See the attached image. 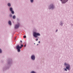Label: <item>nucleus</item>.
Wrapping results in <instances>:
<instances>
[{
  "label": "nucleus",
  "mask_w": 73,
  "mask_h": 73,
  "mask_svg": "<svg viewBox=\"0 0 73 73\" xmlns=\"http://www.w3.org/2000/svg\"><path fill=\"white\" fill-rule=\"evenodd\" d=\"M64 65H65V66H66V69L65 68L64 70H65L66 71H67L68 70H70V65H69V64H66V63H65ZM67 69H68V70H67Z\"/></svg>",
  "instance_id": "f257e3e1"
},
{
  "label": "nucleus",
  "mask_w": 73,
  "mask_h": 73,
  "mask_svg": "<svg viewBox=\"0 0 73 73\" xmlns=\"http://www.w3.org/2000/svg\"><path fill=\"white\" fill-rule=\"evenodd\" d=\"M31 3H33V0H31Z\"/></svg>",
  "instance_id": "ddd939ff"
},
{
  "label": "nucleus",
  "mask_w": 73,
  "mask_h": 73,
  "mask_svg": "<svg viewBox=\"0 0 73 73\" xmlns=\"http://www.w3.org/2000/svg\"><path fill=\"white\" fill-rule=\"evenodd\" d=\"M38 45V44H37V45Z\"/></svg>",
  "instance_id": "412c9836"
},
{
  "label": "nucleus",
  "mask_w": 73,
  "mask_h": 73,
  "mask_svg": "<svg viewBox=\"0 0 73 73\" xmlns=\"http://www.w3.org/2000/svg\"><path fill=\"white\" fill-rule=\"evenodd\" d=\"M38 43H40V41H39L38 42Z\"/></svg>",
  "instance_id": "6ab92c4d"
},
{
  "label": "nucleus",
  "mask_w": 73,
  "mask_h": 73,
  "mask_svg": "<svg viewBox=\"0 0 73 73\" xmlns=\"http://www.w3.org/2000/svg\"><path fill=\"white\" fill-rule=\"evenodd\" d=\"M61 1H62L63 3H65L66 2H67V1H68V0H60Z\"/></svg>",
  "instance_id": "39448f33"
},
{
  "label": "nucleus",
  "mask_w": 73,
  "mask_h": 73,
  "mask_svg": "<svg viewBox=\"0 0 73 73\" xmlns=\"http://www.w3.org/2000/svg\"><path fill=\"white\" fill-rule=\"evenodd\" d=\"M8 6H9V7H11V4L10 3H8Z\"/></svg>",
  "instance_id": "9b49d317"
},
{
  "label": "nucleus",
  "mask_w": 73,
  "mask_h": 73,
  "mask_svg": "<svg viewBox=\"0 0 73 73\" xmlns=\"http://www.w3.org/2000/svg\"><path fill=\"white\" fill-rule=\"evenodd\" d=\"M25 47L26 46V44H25Z\"/></svg>",
  "instance_id": "aec40b11"
},
{
  "label": "nucleus",
  "mask_w": 73,
  "mask_h": 73,
  "mask_svg": "<svg viewBox=\"0 0 73 73\" xmlns=\"http://www.w3.org/2000/svg\"><path fill=\"white\" fill-rule=\"evenodd\" d=\"M8 23H9V25H12V24H11V21H9Z\"/></svg>",
  "instance_id": "6e6552de"
},
{
  "label": "nucleus",
  "mask_w": 73,
  "mask_h": 73,
  "mask_svg": "<svg viewBox=\"0 0 73 73\" xmlns=\"http://www.w3.org/2000/svg\"><path fill=\"white\" fill-rule=\"evenodd\" d=\"M21 46H20L19 45H18L16 47V48L18 52H20V49H21L23 47V45L21 44Z\"/></svg>",
  "instance_id": "f03ea898"
},
{
  "label": "nucleus",
  "mask_w": 73,
  "mask_h": 73,
  "mask_svg": "<svg viewBox=\"0 0 73 73\" xmlns=\"http://www.w3.org/2000/svg\"><path fill=\"white\" fill-rule=\"evenodd\" d=\"M1 52H2L1 51V49H0V53H1Z\"/></svg>",
  "instance_id": "2eb2a0df"
},
{
  "label": "nucleus",
  "mask_w": 73,
  "mask_h": 73,
  "mask_svg": "<svg viewBox=\"0 0 73 73\" xmlns=\"http://www.w3.org/2000/svg\"><path fill=\"white\" fill-rule=\"evenodd\" d=\"M11 13L12 14H14V12L13 11H11Z\"/></svg>",
  "instance_id": "f8f14e48"
},
{
  "label": "nucleus",
  "mask_w": 73,
  "mask_h": 73,
  "mask_svg": "<svg viewBox=\"0 0 73 73\" xmlns=\"http://www.w3.org/2000/svg\"><path fill=\"white\" fill-rule=\"evenodd\" d=\"M19 25L20 24H19V23H18L17 25H16L15 26V29H17V28H18L19 27Z\"/></svg>",
  "instance_id": "20e7f679"
},
{
  "label": "nucleus",
  "mask_w": 73,
  "mask_h": 73,
  "mask_svg": "<svg viewBox=\"0 0 73 73\" xmlns=\"http://www.w3.org/2000/svg\"><path fill=\"white\" fill-rule=\"evenodd\" d=\"M31 58L32 60H35V56L34 55H32L31 56Z\"/></svg>",
  "instance_id": "423d86ee"
},
{
  "label": "nucleus",
  "mask_w": 73,
  "mask_h": 73,
  "mask_svg": "<svg viewBox=\"0 0 73 73\" xmlns=\"http://www.w3.org/2000/svg\"><path fill=\"white\" fill-rule=\"evenodd\" d=\"M10 10L11 12V11H13V9H12V8L11 7L10 8Z\"/></svg>",
  "instance_id": "1a4fd4ad"
},
{
  "label": "nucleus",
  "mask_w": 73,
  "mask_h": 73,
  "mask_svg": "<svg viewBox=\"0 0 73 73\" xmlns=\"http://www.w3.org/2000/svg\"><path fill=\"white\" fill-rule=\"evenodd\" d=\"M57 31H58V30H56V32H57Z\"/></svg>",
  "instance_id": "f3484780"
},
{
  "label": "nucleus",
  "mask_w": 73,
  "mask_h": 73,
  "mask_svg": "<svg viewBox=\"0 0 73 73\" xmlns=\"http://www.w3.org/2000/svg\"><path fill=\"white\" fill-rule=\"evenodd\" d=\"M20 42H23L22 41V40H21Z\"/></svg>",
  "instance_id": "a211bd4d"
},
{
  "label": "nucleus",
  "mask_w": 73,
  "mask_h": 73,
  "mask_svg": "<svg viewBox=\"0 0 73 73\" xmlns=\"http://www.w3.org/2000/svg\"><path fill=\"white\" fill-rule=\"evenodd\" d=\"M13 19H15V18H16V16H15V15L13 16Z\"/></svg>",
  "instance_id": "9d476101"
},
{
  "label": "nucleus",
  "mask_w": 73,
  "mask_h": 73,
  "mask_svg": "<svg viewBox=\"0 0 73 73\" xmlns=\"http://www.w3.org/2000/svg\"><path fill=\"white\" fill-rule=\"evenodd\" d=\"M23 38H26V36L25 35L23 36Z\"/></svg>",
  "instance_id": "4468645a"
},
{
  "label": "nucleus",
  "mask_w": 73,
  "mask_h": 73,
  "mask_svg": "<svg viewBox=\"0 0 73 73\" xmlns=\"http://www.w3.org/2000/svg\"><path fill=\"white\" fill-rule=\"evenodd\" d=\"M36 41H38V38H36Z\"/></svg>",
  "instance_id": "dca6fc26"
},
{
  "label": "nucleus",
  "mask_w": 73,
  "mask_h": 73,
  "mask_svg": "<svg viewBox=\"0 0 73 73\" xmlns=\"http://www.w3.org/2000/svg\"><path fill=\"white\" fill-rule=\"evenodd\" d=\"M54 8V7L53 6V5H51L50 7V9H53Z\"/></svg>",
  "instance_id": "0eeeda50"
},
{
  "label": "nucleus",
  "mask_w": 73,
  "mask_h": 73,
  "mask_svg": "<svg viewBox=\"0 0 73 73\" xmlns=\"http://www.w3.org/2000/svg\"><path fill=\"white\" fill-rule=\"evenodd\" d=\"M33 36L34 37L37 38V36H40V34L39 33H36V32H35L33 33Z\"/></svg>",
  "instance_id": "7ed1b4c3"
}]
</instances>
